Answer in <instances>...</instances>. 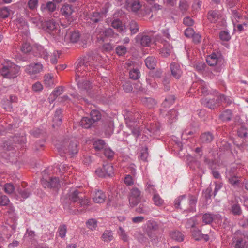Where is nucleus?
Returning <instances> with one entry per match:
<instances>
[{
    "instance_id": "nucleus-1",
    "label": "nucleus",
    "mask_w": 248,
    "mask_h": 248,
    "mask_svg": "<svg viewBox=\"0 0 248 248\" xmlns=\"http://www.w3.org/2000/svg\"><path fill=\"white\" fill-rule=\"evenodd\" d=\"M57 148L59 152L67 153L73 156L78 152V142L73 138L65 139L62 141L61 145H57Z\"/></svg>"
},
{
    "instance_id": "nucleus-2",
    "label": "nucleus",
    "mask_w": 248,
    "mask_h": 248,
    "mask_svg": "<svg viewBox=\"0 0 248 248\" xmlns=\"http://www.w3.org/2000/svg\"><path fill=\"white\" fill-rule=\"evenodd\" d=\"M92 67L89 61L88 57H84L78 60L76 68V80L78 78H83L86 76V73L90 71Z\"/></svg>"
},
{
    "instance_id": "nucleus-3",
    "label": "nucleus",
    "mask_w": 248,
    "mask_h": 248,
    "mask_svg": "<svg viewBox=\"0 0 248 248\" xmlns=\"http://www.w3.org/2000/svg\"><path fill=\"white\" fill-rule=\"evenodd\" d=\"M19 69L15 63L8 62L0 69V73L5 78H15L17 77Z\"/></svg>"
},
{
    "instance_id": "nucleus-4",
    "label": "nucleus",
    "mask_w": 248,
    "mask_h": 248,
    "mask_svg": "<svg viewBox=\"0 0 248 248\" xmlns=\"http://www.w3.org/2000/svg\"><path fill=\"white\" fill-rule=\"evenodd\" d=\"M95 34L98 41L104 42L106 37L116 38L118 34L114 32L110 28H104L103 26L98 27L95 30Z\"/></svg>"
},
{
    "instance_id": "nucleus-5",
    "label": "nucleus",
    "mask_w": 248,
    "mask_h": 248,
    "mask_svg": "<svg viewBox=\"0 0 248 248\" xmlns=\"http://www.w3.org/2000/svg\"><path fill=\"white\" fill-rule=\"evenodd\" d=\"M47 31L52 34L55 38L62 37L64 30L60 29L59 25L54 20H49L46 23Z\"/></svg>"
},
{
    "instance_id": "nucleus-6",
    "label": "nucleus",
    "mask_w": 248,
    "mask_h": 248,
    "mask_svg": "<svg viewBox=\"0 0 248 248\" xmlns=\"http://www.w3.org/2000/svg\"><path fill=\"white\" fill-rule=\"evenodd\" d=\"M158 230L159 225L155 221L149 220L147 222L145 232L152 241L157 240V232Z\"/></svg>"
},
{
    "instance_id": "nucleus-7",
    "label": "nucleus",
    "mask_w": 248,
    "mask_h": 248,
    "mask_svg": "<svg viewBox=\"0 0 248 248\" xmlns=\"http://www.w3.org/2000/svg\"><path fill=\"white\" fill-rule=\"evenodd\" d=\"M141 191L137 187H133L130 191L129 195V202L131 207L137 205L141 201Z\"/></svg>"
},
{
    "instance_id": "nucleus-8",
    "label": "nucleus",
    "mask_w": 248,
    "mask_h": 248,
    "mask_svg": "<svg viewBox=\"0 0 248 248\" xmlns=\"http://www.w3.org/2000/svg\"><path fill=\"white\" fill-rule=\"evenodd\" d=\"M235 237L233 238V242L235 244V248H247V239L246 235L240 232H236Z\"/></svg>"
},
{
    "instance_id": "nucleus-9",
    "label": "nucleus",
    "mask_w": 248,
    "mask_h": 248,
    "mask_svg": "<svg viewBox=\"0 0 248 248\" xmlns=\"http://www.w3.org/2000/svg\"><path fill=\"white\" fill-rule=\"evenodd\" d=\"M42 185L45 188H54L60 186L59 179L58 177H52L47 181L43 179L41 181Z\"/></svg>"
},
{
    "instance_id": "nucleus-10",
    "label": "nucleus",
    "mask_w": 248,
    "mask_h": 248,
    "mask_svg": "<svg viewBox=\"0 0 248 248\" xmlns=\"http://www.w3.org/2000/svg\"><path fill=\"white\" fill-rule=\"evenodd\" d=\"M170 68L172 76L177 79H180L183 73L180 64L173 62L170 64Z\"/></svg>"
},
{
    "instance_id": "nucleus-11",
    "label": "nucleus",
    "mask_w": 248,
    "mask_h": 248,
    "mask_svg": "<svg viewBox=\"0 0 248 248\" xmlns=\"http://www.w3.org/2000/svg\"><path fill=\"white\" fill-rule=\"evenodd\" d=\"M43 70V65L40 63L31 64L28 65L26 68V72L31 75L40 73Z\"/></svg>"
},
{
    "instance_id": "nucleus-12",
    "label": "nucleus",
    "mask_w": 248,
    "mask_h": 248,
    "mask_svg": "<svg viewBox=\"0 0 248 248\" xmlns=\"http://www.w3.org/2000/svg\"><path fill=\"white\" fill-rule=\"evenodd\" d=\"M127 8L133 12H138L141 7L140 2L138 0H125Z\"/></svg>"
},
{
    "instance_id": "nucleus-13",
    "label": "nucleus",
    "mask_w": 248,
    "mask_h": 248,
    "mask_svg": "<svg viewBox=\"0 0 248 248\" xmlns=\"http://www.w3.org/2000/svg\"><path fill=\"white\" fill-rule=\"evenodd\" d=\"M214 138L213 134L211 132H204L200 136L199 142L201 144H208L213 141Z\"/></svg>"
},
{
    "instance_id": "nucleus-14",
    "label": "nucleus",
    "mask_w": 248,
    "mask_h": 248,
    "mask_svg": "<svg viewBox=\"0 0 248 248\" xmlns=\"http://www.w3.org/2000/svg\"><path fill=\"white\" fill-rule=\"evenodd\" d=\"M161 43L163 46L160 50V53L165 57H168L171 53L172 47L166 40L162 41Z\"/></svg>"
},
{
    "instance_id": "nucleus-15",
    "label": "nucleus",
    "mask_w": 248,
    "mask_h": 248,
    "mask_svg": "<svg viewBox=\"0 0 248 248\" xmlns=\"http://www.w3.org/2000/svg\"><path fill=\"white\" fill-rule=\"evenodd\" d=\"M68 197L71 202L78 203L80 199H81L82 193L78 190L75 189L70 192Z\"/></svg>"
},
{
    "instance_id": "nucleus-16",
    "label": "nucleus",
    "mask_w": 248,
    "mask_h": 248,
    "mask_svg": "<svg viewBox=\"0 0 248 248\" xmlns=\"http://www.w3.org/2000/svg\"><path fill=\"white\" fill-rule=\"evenodd\" d=\"M221 17V13L219 11L210 10L208 13V19L212 23H216Z\"/></svg>"
},
{
    "instance_id": "nucleus-17",
    "label": "nucleus",
    "mask_w": 248,
    "mask_h": 248,
    "mask_svg": "<svg viewBox=\"0 0 248 248\" xmlns=\"http://www.w3.org/2000/svg\"><path fill=\"white\" fill-rule=\"evenodd\" d=\"M188 200L185 195H183L178 197L174 201V206L176 208L182 209L183 207H185Z\"/></svg>"
},
{
    "instance_id": "nucleus-18",
    "label": "nucleus",
    "mask_w": 248,
    "mask_h": 248,
    "mask_svg": "<svg viewBox=\"0 0 248 248\" xmlns=\"http://www.w3.org/2000/svg\"><path fill=\"white\" fill-rule=\"evenodd\" d=\"M106 198L105 194L101 190H97L93 194V201L94 202L101 203L104 202Z\"/></svg>"
},
{
    "instance_id": "nucleus-19",
    "label": "nucleus",
    "mask_w": 248,
    "mask_h": 248,
    "mask_svg": "<svg viewBox=\"0 0 248 248\" xmlns=\"http://www.w3.org/2000/svg\"><path fill=\"white\" fill-rule=\"evenodd\" d=\"M111 26L121 33H124L126 31L125 25H124L122 22L119 19L113 20L111 23Z\"/></svg>"
},
{
    "instance_id": "nucleus-20",
    "label": "nucleus",
    "mask_w": 248,
    "mask_h": 248,
    "mask_svg": "<svg viewBox=\"0 0 248 248\" xmlns=\"http://www.w3.org/2000/svg\"><path fill=\"white\" fill-rule=\"evenodd\" d=\"M34 51L36 54L44 59L46 60L48 58V52L46 49L41 45H36L34 47Z\"/></svg>"
},
{
    "instance_id": "nucleus-21",
    "label": "nucleus",
    "mask_w": 248,
    "mask_h": 248,
    "mask_svg": "<svg viewBox=\"0 0 248 248\" xmlns=\"http://www.w3.org/2000/svg\"><path fill=\"white\" fill-rule=\"evenodd\" d=\"M170 237L178 242H182L184 239V235L179 231L173 230L170 232Z\"/></svg>"
},
{
    "instance_id": "nucleus-22",
    "label": "nucleus",
    "mask_w": 248,
    "mask_h": 248,
    "mask_svg": "<svg viewBox=\"0 0 248 248\" xmlns=\"http://www.w3.org/2000/svg\"><path fill=\"white\" fill-rule=\"evenodd\" d=\"M217 146L219 147L220 155L226 152L231 151L230 144L226 141H219L217 143Z\"/></svg>"
},
{
    "instance_id": "nucleus-23",
    "label": "nucleus",
    "mask_w": 248,
    "mask_h": 248,
    "mask_svg": "<svg viewBox=\"0 0 248 248\" xmlns=\"http://www.w3.org/2000/svg\"><path fill=\"white\" fill-rule=\"evenodd\" d=\"M63 89L64 88L62 86L57 87L50 94L49 97L50 102H53L57 98L58 96L62 94L63 92Z\"/></svg>"
},
{
    "instance_id": "nucleus-24",
    "label": "nucleus",
    "mask_w": 248,
    "mask_h": 248,
    "mask_svg": "<svg viewBox=\"0 0 248 248\" xmlns=\"http://www.w3.org/2000/svg\"><path fill=\"white\" fill-rule=\"evenodd\" d=\"M218 102V98L216 100L214 99H209L207 100L206 99L202 100V103L206 107L210 109L215 108L217 106Z\"/></svg>"
},
{
    "instance_id": "nucleus-25",
    "label": "nucleus",
    "mask_w": 248,
    "mask_h": 248,
    "mask_svg": "<svg viewBox=\"0 0 248 248\" xmlns=\"http://www.w3.org/2000/svg\"><path fill=\"white\" fill-rule=\"evenodd\" d=\"M80 124L82 127L89 128L94 124V123L90 117H84L81 120Z\"/></svg>"
},
{
    "instance_id": "nucleus-26",
    "label": "nucleus",
    "mask_w": 248,
    "mask_h": 248,
    "mask_svg": "<svg viewBox=\"0 0 248 248\" xmlns=\"http://www.w3.org/2000/svg\"><path fill=\"white\" fill-rule=\"evenodd\" d=\"M73 12L72 6L66 4L62 6L61 9L62 14L65 17L70 16Z\"/></svg>"
},
{
    "instance_id": "nucleus-27",
    "label": "nucleus",
    "mask_w": 248,
    "mask_h": 248,
    "mask_svg": "<svg viewBox=\"0 0 248 248\" xmlns=\"http://www.w3.org/2000/svg\"><path fill=\"white\" fill-rule=\"evenodd\" d=\"M80 78H78V80H76L79 88L88 90L90 89L91 86V83L83 79L80 80Z\"/></svg>"
},
{
    "instance_id": "nucleus-28",
    "label": "nucleus",
    "mask_w": 248,
    "mask_h": 248,
    "mask_svg": "<svg viewBox=\"0 0 248 248\" xmlns=\"http://www.w3.org/2000/svg\"><path fill=\"white\" fill-rule=\"evenodd\" d=\"M142 104L149 108H153L156 104L155 100L151 97H144L141 99Z\"/></svg>"
},
{
    "instance_id": "nucleus-29",
    "label": "nucleus",
    "mask_w": 248,
    "mask_h": 248,
    "mask_svg": "<svg viewBox=\"0 0 248 248\" xmlns=\"http://www.w3.org/2000/svg\"><path fill=\"white\" fill-rule=\"evenodd\" d=\"M178 115L177 111L174 109H171L166 114L165 117L168 119L170 123H172L173 121L176 119Z\"/></svg>"
},
{
    "instance_id": "nucleus-30",
    "label": "nucleus",
    "mask_w": 248,
    "mask_h": 248,
    "mask_svg": "<svg viewBox=\"0 0 248 248\" xmlns=\"http://www.w3.org/2000/svg\"><path fill=\"white\" fill-rule=\"evenodd\" d=\"M217 217V216L210 213L204 214L202 216V221L206 224H211Z\"/></svg>"
},
{
    "instance_id": "nucleus-31",
    "label": "nucleus",
    "mask_w": 248,
    "mask_h": 248,
    "mask_svg": "<svg viewBox=\"0 0 248 248\" xmlns=\"http://www.w3.org/2000/svg\"><path fill=\"white\" fill-rule=\"evenodd\" d=\"M103 170L105 172V177L111 176L114 173V168L110 164L103 165Z\"/></svg>"
},
{
    "instance_id": "nucleus-32",
    "label": "nucleus",
    "mask_w": 248,
    "mask_h": 248,
    "mask_svg": "<svg viewBox=\"0 0 248 248\" xmlns=\"http://www.w3.org/2000/svg\"><path fill=\"white\" fill-rule=\"evenodd\" d=\"M101 238L104 242L107 243L110 242L113 239L112 232L109 230L105 231L102 235Z\"/></svg>"
},
{
    "instance_id": "nucleus-33",
    "label": "nucleus",
    "mask_w": 248,
    "mask_h": 248,
    "mask_svg": "<svg viewBox=\"0 0 248 248\" xmlns=\"http://www.w3.org/2000/svg\"><path fill=\"white\" fill-rule=\"evenodd\" d=\"M145 62L149 69H153L155 67L156 61L153 57H148L145 59Z\"/></svg>"
},
{
    "instance_id": "nucleus-34",
    "label": "nucleus",
    "mask_w": 248,
    "mask_h": 248,
    "mask_svg": "<svg viewBox=\"0 0 248 248\" xmlns=\"http://www.w3.org/2000/svg\"><path fill=\"white\" fill-rule=\"evenodd\" d=\"M90 204L91 203L89 200L85 197L83 198L82 196L81 199H80L78 202L77 203L76 207L78 208V209L80 208V207H87L89 206H90Z\"/></svg>"
},
{
    "instance_id": "nucleus-35",
    "label": "nucleus",
    "mask_w": 248,
    "mask_h": 248,
    "mask_svg": "<svg viewBox=\"0 0 248 248\" xmlns=\"http://www.w3.org/2000/svg\"><path fill=\"white\" fill-rule=\"evenodd\" d=\"M231 12L232 14V20L234 26H235L237 22H240L239 20L243 18V16L237 12L236 9H232Z\"/></svg>"
},
{
    "instance_id": "nucleus-36",
    "label": "nucleus",
    "mask_w": 248,
    "mask_h": 248,
    "mask_svg": "<svg viewBox=\"0 0 248 248\" xmlns=\"http://www.w3.org/2000/svg\"><path fill=\"white\" fill-rule=\"evenodd\" d=\"M90 118L94 124L98 121L101 118V114L99 111L96 110H93L90 113Z\"/></svg>"
},
{
    "instance_id": "nucleus-37",
    "label": "nucleus",
    "mask_w": 248,
    "mask_h": 248,
    "mask_svg": "<svg viewBox=\"0 0 248 248\" xmlns=\"http://www.w3.org/2000/svg\"><path fill=\"white\" fill-rule=\"evenodd\" d=\"M56 6L53 2H48L46 5L42 4L41 9L42 11L47 10L49 12H53L56 10Z\"/></svg>"
},
{
    "instance_id": "nucleus-38",
    "label": "nucleus",
    "mask_w": 248,
    "mask_h": 248,
    "mask_svg": "<svg viewBox=\"0 0 248 248\" xmlns=\"http://www.w3.org/2000/svg\"><path fill=\"white\" fill-rule=\"evenodd\" d=\"M217 55L215 53H213L209 56L206 59V62L209 65L212 66L216 65L217 64Z\"/></svg>"
},
{
    "instance_id": "nucleus-39",
    "label": "nucleus",
    "mask_w": 248,
    "mask_h": 248,
    "mask_svg": "<svg viewBox=\"0 0 248 248\" xmlns=\"http://www.w3.org/2000/svg\"><path fill=\"white\" fill-rule=\"evenodd\" d=\"M187 200L190 206L188 209L189 211L190 212L193 211L195 210V207L197 202V198L194 196L190 195Z\"/></svg>"
},
{
    "instance_id": "nucleus-40",
    "label": "nucleus",
    "mask_w": 248,
    "mask_h": 248,
    "mask_svg": "<svg viewBox=\"0 0 248 248\" xmlns=\"http://www.w3.org/2000/svg\"><path fill=\"white\" fill-rule=\"evenodd\" d=\"M223 121H230L232 117V113L230 110L227 109L224 111L219 116Z\"/></svg>"
},
{
    "instance_id": "nucleus-41",
    "label": "nucleus",
    "mask_w": 248,
    "mask_h": 248,
    "mask_svg": "<svg viewBox=\"0 0 248 248\" xmlns=\"http://www.w3.org/2000/svg\"><path fill=\"white\" fill-rule=\"evenodd\" d=\"M175 100V97L173 95L168 96L162 103V106L164 107H169L172 105Z\"/></svg>"
},
{
    "instance_id": "nucleus-42",
    "label": "nucleus",
    "mask_w": 248,
    "mask_h": 248,
    "mask_svg": "<svg viewBox=\"0 0 248 248\" xmlns=\"http://www.w3.org/2000/svg\"><path fill=\"white\" fill-rule=\"evenodd\" d=\"M53 76L51 74L45 75L44 81L46 87H51L53 85Z\"/></svg>"
},
{
    "instance_id": "nucleus-43",
    "label": "nucleus",
    "mask_w": 248,
    "mask_h": 248,
    "mask_svg": "<svg viewBox=\"0 0 248 248\" xmlns=\"http://www.w3.org/2000/svg\"><path fill=\"white\" fill-rule=\"evenodd\" d=\"M154 204L157 206H161L164 203L163 200L158 194H155L153 197Z\"/></svg>"
},
{
    "instance_id": "nucleus-44",
    "label": "nucleus",
    "mask_w": 248,
    "mask_h": 248,
    "mask_svg": "<svg viewBox=\"0 0 248 248\" xmlns=\"http://www.w3.org/2000/svg\"><path fill=\"white\" fill-rule=\"evenodd\" d=\"M129 29L131 31V34H134L136 33L139 30V27L137 23L135 21H131L129 23Z\"/></svg>"
},
{
    "instance_id": "nucleus-45",
    "label": "nucleus",
    "mask_w": 248,
    "mask_h": 248,
    "mask_svg": "<svg viewBox=\"0 0 248 248\" xmlns=\"http://www.w3.org/2000/svg\"><path fill=\"white\" fill-rule=\"evenodd\" d=\"M68 37L71 42L76 43L80 38V34L78 31H74L69 35Z\"/></svg>"
},
{
    "instance_id": "nucleus-46",
    "label": "nucleus",
    "mask_w": 248,
    "mask_h": 248,
    "mask_svg": "<svg viewBox=\"0 0 248 248\" xmlns=\"http://www.w3.org/2000/svg\"><path fill=\"white\" fill-rule=\"evenodd\" d=\"M191 234L192 237L196 241H200L201 240V236L202 234L201 230L194 228L191 230Z\"/></svg>"
},
{
    "instance_id": "nucleus-47",
    "label": "nucleus",
    "mask_w": 248,
    "mask_h": 248,
    "mask_svg": "<svg viewBox=\"0 0 248 248\" xmlns=\"http://www.w3.org/2000/svg\"><path fill=\"white\" fill-rule=\"evenodd\" d=\"M231 211L234 215H240L242 214V210L240 205L237 203H234L231 206Z\"/></svg>"
},
{
    "instance_id": "nucleus-48",
    "label": "nucleus",
    "mask_w": 248,
    "mask_h": 248,
    "mask_svg": "<svg viewBox=\"0 0 248 248\" xmlns=\"http://www.w3.org/2000/svg\"><path fill=\"white\" fill-rule=\"evenodd\" d=\"M140 72L138 69L134 68L129 72V78L133 80H136L139 78Z\"/></svg>"
},
{
    "instance_id": "nucleus-49",
    "label": "nucleus",
    "mask_w": 248,
    "mask_h": 248,
    "mask_svg": "<svg viewBox=\"0 0 248 248\" xmlns=\"http://www.w3.org/2000/svg\"><path fill=\"white\" fill-rule=\"evenodd\" d=\"M151 42V38L148 35H143L140 38V43L142 46H149Z\"/></svg>"
},
{
    "instance_id": "nucleus-50",
    "label": "nucleus",
    "mask_w": 248,
    "mask_h": 248,
    "mask_svg": "<svg viewBox=\"0 0 248 248\" xmlns=\"http://www.w3.org/2000/svg\"><path fill=\"white\" fill-rule=\"evenodd\" d=\"M105 142L102 140H98L93 143V147L97 151H99L104 148Z\"/></svg>"
},
{
    "instance_id": "nucleus-51",
    "label": "nucleus",
    "mask_w": 248,
    "mask_h": 248,
    "mask_svg": "<svg viewBox=\"0 0 248 248\" xmlns=\"http://www.w3.org/2000/svg\"><path fill=\"white\" fill-rule=\"evenodd\" d=\"M15 189V186L12 183H6L4 185V191L8 194H11L13 193Z\"/></svg>"
},
{
    "instance_id": "nucleus-52",
    "label": "nucleus",
    "mask_w": 248,
    "mask_h": 248,
    "mask_svg": "<svg viewBox=\"0 0 248 248\" xmlns=\"http://www.w3.org/2000/svg\"><path fill=\"white\" fill-rule=\"evenodd\" d=\"M227 178L228 179L229 182L233 186L238 185L240 183L239 177L237 175L232 176L229 175Z\"/></svg>"
},
{
    "instance_id": "nucleus-53",
    "label": "nucleus",
    "mask_w": 248,
    "mask_h": 248,
    "mask_svg": "<svg viewBox=\"0 0 248 248\" xmlns=\"http://www.w3.org/2000/svg\"><path fill=\"white\" fill-rule=\"evenodd\" d=\"M86 226L91 230H95L97 227V221L94 219H90L87 221Z\"/></svg>"
},
{
    "instance_id": "nucleus-54",
    "label": "nucleus",
    "mask_w": 248,
    "mask_h": 248,
    "mask_svg": "<svg viewBox=\"0 0 248 248\" xmlns=\"http://www.w3.org/2000/svg\"><path fill=\"white\" fill-rule=\"evenodd\" d=\"M159 129V127L156 124H151L150 127L147 129V130L150 132V135L151 136V134H156Z\"/></svg>"
},
{
    "instance_id": "nucleus-55",
    "label": "nucleus",
    "mask_w": 248,
    "mask_h": 248,
    "mask_svg": "<svg viewBox=\"0 0 248 248\" xmlns=\"http://www.w3.org/2000/svg\"><path fill=\"white\" fill-rule=\"evenodd\" d=\"M127 52L126 48L122 45L119 46L116 48V52L119 56H123Z\"/></svg>"
},
{
    "instance_id": "nucleus-56",
    "label": "nucleus",
    "mask_w": 248,
    "mask_h": 248,
    "mask_svg": "<svg viewBox=\"0 0 248 248\" xmlns=\"http://www.w3.org/2000/svg\"><path fill=\"white\" fill-rule=\"evenodd\" d=\"M67 232V228L65 225H62L59 227L58 233L59 235L61 238H63L65 236L66 233Z\"/></svg>"
},
{
    "instance_id": "nucleus-57",
    "label": "nucleus",
    "mask_w": 248,
    "mask_h": 248,
    "mask_svg": "<svg viewBox=\"0 0 248 248\" xmlns=\"http://www.w3.org/2000/svg\"><path fill=\"white\" fill-rule=\"evenodd\" d=\"M200 87L202 93L204 95H208L209 93V91L208 90V87L205 83L203 81H201L200 82Z\"/></svg>"
},
{
    "instance_id": "nucleus-58",
    "label": "nucleus",
    "mask_w": 248,
    "mask_h": 248,
    "mask_svg": "<svg viewBox=\"0 0 248 248\" xmlns=\"http://www.w3.org/2000/svg\"><path fill=\"white\" fill-rule=\"evenodd\" d=\"M17 191L19 194L24 199L27 198L31 195V192L27 189L19 188L17 189Z\"/></svg>"
},
{
    "instance_id": "nucleus-59",
    "label": "nucleus",
    "mask_w": 248,
    "mask_h": 248,
    "mask_svg": "<svg viewBox=\"0 0 248 248\" xmlns=\"http://www.w3.org/2000/svg\"><path fill=\"white\" fill-rule=\"evenodd\" d=\"M136 211L139 213L142 214H148L149 211L148 207L143 204L140 205V206L136 208Z\"/></svg>"
},
{
    "instance_id": "nucleus-60",
    "label": "nucleus",
    "mask_w": 248,
    "mask_h": 248,
    "mask_svg": "<svg viewBox=\"0 0 248 248\" xmlns=\"http://www.w3.org/2000/svg\"><path fill=\"white\" fill-rule=\"evenodd\" d=\"M38 5V0H29L28 2V6L30 9L34 10L36 9Z\"/></svg>"
},
{
    "instance_id": "nucleus-61",
    "label": "nucleus",
    "mask_w": 248,
    "mask_h": 248,
    "mask_svg": "<svg viewBox=\"0 0 248 248\" xmlns=\"http://www.w3.org/2000/svg\"><path fill=\"white\" fill-rule=\"evenodd\" d=\"M219 38L222 41H228L230 39L231 36L227 31H221L219 33Z\"/></svg>"
},
{
    "instance_id": "nucleus-62",
    "label": "nucleus",
    "mask_w": 248,
    "mask_h": 248,
    "mask_svg": "<svg viewBox=\"0 0 248 248\" xmlns=\"http://www.w3.org/2000/svg\"><path fill=\"white\" fill-rule=\"evenodd\" d=\"M13 141L16 143H18L20 145H22L25 143L26 137L25 136H15L13 138Z\"/></svg>"
},
{
    "instance_id": "nucleus-63",
    "label": "nucleus",
    "mask_w": 248,
    "mask_h": 248,
    "mask_svg": "<svg viewBox=\"0 0 248 248\" xmlns=\"http://www.w3.org/2000/svg\"><path fill=\"white\" fill-rule=\"evenodd\" d=\"M10 14L8 9L6 7L0 8V17L2 18L7 17Z\"/></svg>"
},
{
    "instance_id": "nucleus-64",
    "label": "nucleus",
    "mask_w": 248,
    "mask_h": 248,
    "mask_svg": "<svg viewBox=\"0 0 248 248\" xmlns=\"http://www.w3.org/2000/svg\"><path fill=\"white\" fill-rule=\"evenodd\" d=\"M10 203V200L6 195H2L0 197V205L7 206Z\"/></svg>"
}]
</instances>
